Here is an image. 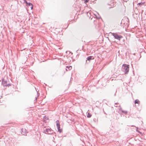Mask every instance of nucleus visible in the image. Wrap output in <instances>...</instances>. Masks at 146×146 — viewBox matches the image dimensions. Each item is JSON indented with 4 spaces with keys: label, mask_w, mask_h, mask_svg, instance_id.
I'll use <instances>...</instances> for the list:
<instances>
[{
    "label": "nucleus",
    "mask_w": 146,
    "mask_h": 146,
    "mask_svg": "<svg viewBox=\"0 0 146 146\" xmlns=\"http://www.w3.org/2000/svg\"><path fill=\"white\" fill-rule=\"evenodd\" d=\"M121 70L125 74H127L129 70V65L126 64H123L122 65Z\"/></svg>",
    "instance_id": "nucleus-2"
},
{
    "label": "nucleus",
    "mask_w": 146,
    "mask_h": 146,
    "mask_svg": "<svg viewBox=\"0 0 146 146\" xmlns=\"http://www.w3.org/2000/svg\"><path fill=\"white\" fill-rule=\"evenodd\" d=\"M25 2L29 6H31V9H32L33 8V5L32 4L28 2L27 1H25Z\"/></svg>",
    "instance_id": "nucleus-7"
},
{
    "label": "nucleus",
    "mask_w": 146,
    "mask_h": 146,
    "mask_svg": "<svg viewBox=\"0 0 146 146\" xmlns=\"http://www.w3.org/2000/svg\"><path fill=\"white\" fill-rule=\"evenodd\" d=\"M134 102L135 104H139V101L138 100H135Z\"/></svg>",
    "instance_id": "nucleus-11"
},
{
    "label": "nucleus",
    "mask_w": 146,
    "mask_h": 146,
    "mask_svg": "<svg viewBox=\"0 0 146 146\" xmlns=\"http://www.w3.org/2000/svg\"><path fill=\"white\" fill-rule=\"evenodd\" d=\"M88 14H90V13L88 12V13H87L88 15Z\"/></svg>",
    "instance_id": "nucleus-17"
},
{
    "label": "nucleus",
    "mask_w": 146,
    "mask_h": 146,
    "mask_svg": "<svg viewBox=\"0 0 146 146\" xmlns=\"http://www.w3.org/2000/svg\"><path fill=\"white\" fill-rule=\"evenodd\" d=\"M87 60H86V62H87Z\"/></svg>",
    "instance_id": "nucleus-20"
},
{
    "label": "nucleus",
    "mask_w": 146,
    "mask_h": 146,
    "mask_svg": "<svg viewBox=\"0 0 146 146\" xmlns=\"http://www.w3.org/2000/svg\"><path fill=\"white\" fill-rule=\"evenodd\" d=\"M94 58L92 56H88L87 58V59L88 60L90 61L91 59H94Z\"/></svg>",
    "instance_id": "nucleus-10"
},
{
    "label": "nucleus",
    "mask_w": 146,
    "mask_h": 146,
    "mask_svg": "<svg viewBox=\"0 0 146 146\" xmlns=\"http://www.w3.org/2000/svg\"><path fill=\"white\" fill-rule=\"evenodd\" d=\"M21 134L24 135H26V134L27 133V131L25 129L22 128L21 129Z\"/></svg>",
    "instance_id": "nucleus-6"
},
{
    "label": "nucleus",
    "mask_w": 146,
    "mask_h": 146,
    "mask_svg": "<svg viewBox=\"0 0 146 146\" xmlns=\"http://www.w3.org/2000/svg\"><path fill=\"white\" fill-rule=\"evenodd\" d=\"M103 111H104V113L105 114H107L105 112H104V109H103Z\"/></svg>",
    "instance_id": "nucleus-16"
},
{
    "label": "nucleus",
    "mask_w": 146,
    "mask_h": 146,
    "mask_svg": "<svg viewBox=\"0 0 146 146\" xmlns=\"http://www.w3.org/2000/svg\"><path fill=\"white\" fill-rule=\"evenodd\" d=\"M132 126H132H134L132 125V126Z\"/></svg>",
    "instance_id": "nucleus-21"
},
{
    "label": "nucleus",
    "mask_w": 146,
    "mask_h": 146,
    "mask_svg": "<svg viewBox=\"0 0 146 146\" xmlns=\"http://www.w3.org/2000/svg\"><path fill=\"white\" fill-rule=\"evenodd\" d=\"M137 129H138V128L137 127ZM137 131V130H136Z\"/></svg>",
    "instance_id": "nucleus-18"
},
{
    "label": "nucleus",
    "mask_w": 146,
    "mask_h": 146,
    "mask_svg": "<svg viewBox=\"0 0 146 146\" xmlns=\"http://www.w3.org/2000/svg\"><path fill=\"white\" fill-rule=\"evenodd\" d=\"M66 71L70 70L72 69V66H67L66 67Z\"/></svg>",
    "instance_id": "nucleus-9"
},
{
    "label": "nucleus",
    "mask_w": 146,
    "mask_h": 146,
    "mask_svg": "<svg viewBox=\"0 0 146 146\" xmlns=\"http://www.w3.org/2000/svg\"><path fill=\"white\" fill-rule=\"evenodd\" d=\"M36 99H37V98H36Z\"/></svg>",
    "instance_id": "nucleus-19"
},
{
    "label": "nucleus",
    "mask_w": 146,
    "mask_h": 146,
    "mask_svg": "<svg viewBox=\"0 0 146 146\" xmlns=\"http://www.w3.org/2000/svg\"><path fill=\"white\" fill-rule=\"evenodd\" d=\"M110 33L111 34V35L113 36L115 38L119 40H120L121 38H122V37L121 35H119L116 33L110 32Z\"/></svg>",
    "instance_id": "nucleus-4"
},
{
    "label": "nucleus",
    "mask_w": 146,
    "mask_h": 146,
    "mask_svg": "<svg viewBox=\"0 0 146 146\" xmlns=\"http://www.w3.org/2000/svg\"><path fill=\"white\" fill-rule=\"evenodd\" d=\"M89 0H85V2H88V1Z\"/></svg>",
    "instance_id": "nucleus-15"
},
{
    "label": "nucleus",
    "mask_w": 146,
    "mask_h": 146,
    "mask_svg": "<svg viewBox=\"0 0 146 146\" xmlns=\"http://www.w3.org/2000/svg\"><path fill=\"white\" fill-rule=\"evenodd\" d=\"M117 104H119L118 103H116L115 104L114 106L115 107H117L118 106H117Z\"/></svg>",
    "instance_id": "nucleus-14"
},
{
    "label": "nucleus",
    "mask_w": 146,
    "mask_h": 146,
    "mask_svg": "<svg viewBox=\"0 0 146 146\" xmlns=\"http://www.w3.org/2000/svg\"><path fill=\"white\" fill-rule=\"evenodd\" d=\"M144 4V3L141 2V3H139L137 4V5L139 6H141L142 5H143Z\"/></svg>",
    "instance_id": "nucleus-12"
},
{
    "label": "nucleus",
    "mask_w": 146,
    "mask_h": 146,
    "mask_svg": "<svg viewBox=\"0 0 146 146\" xmlns=\"http://www.w3.org/2000/svg\"><path fill=\"white\" fill-rule=\"evenodd\" d=\"M118 112L120 114H122V113H124L125 114H126L127 113V111L123 110L121 108H120L119 109Z\"/></svg>",
    "instance_id": "nucleus-5"
},
{
    "label": "nucleus",
    "mask_w": 146,
    "mask_h": 146,
    "mask_svg": "<svg viewBox=\"0 0 146 146\" xmlns=\"http://www.w3.org/2000/svg\"><path fill=\"white\" fill-rule=\"evenodd\" d=\"M9 82V79L7 78H4L2 79V84L3 86L9 87L11 86V84L8 83Z\"/></svg>",
    "instance_id": "nucleus-1"
},
{
    "label": "nucleus",
    "mask_w": 146,
    "mask_h": 146,
    "mask_svg": "<svg viewBox=\"0 0 146 146\" xmlns=\"http://www.w3.org/2000/svg\"><path fill=\"white\" fill-rule=\"evenodd\" d=\"M43 132L45 134H53V131L50 128H47L44 127L43 128Z\"/></svg>",
    "instance_id": "nucleus-3"
},
{
    "label": "nucleus",
    "mask_w": 146,
    "mask_h": 146,
    "mask_svg": "<svg viewBox=\"0 0 146 146\" xmlns=\"http://www.w3.org/2000/svg\"><path fill=\"white\" fill-rule=\"evenodd\" d=\"M56 126L58 129V131L60 133L62 131V130L60 129V124L59 123H57Z\"/></svg>",
    "instance_id": "nucleus-8"
},
{
    "label": "nucleus",
    "mask_w": 146,
    "mask_h": 146,
    "mask_svg": "<svg viewBox=\"0 0 146 146\" xmlns=\"http://www.w3.org/2000/svg\"><path fill=\"white\" fill-rule=\"evenodd\" d=\"M91 116H92L91 114L89 113H88V115H87V117H91Z\"/></svg>",
    "instance_id": "nucleus-13"
}]
</instances>
